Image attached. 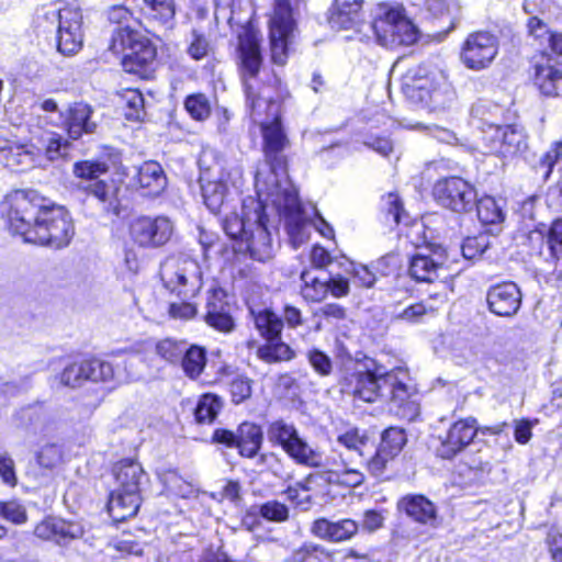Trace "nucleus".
Masks as SVG:
<instances>
[{"instance_id": "obj_1", "label": "nucleus", "mask_w": 562, "mask_h": 562, "mask_svg": "<svg viewBox=\"0 0 562 562\" xmlns=\"http://www.w3.org/2000/svg\"><path fill=\"white\" fill-rule=\"evenodd\" d=\"M270 110L271 120L259 124L262 131L266 157L271 164L270 175L267 179H261L262 171H257V193H265L267 196H271L272 204L279 211L292 215L300 209L297 193L286 179H279L278 172L279 170L282 175H285L282 160L277 157V154L282 151L288 145V139L280 122V104H271Z\"/></svg>"}, {"instance_id": "obj_2", "label": "nucleus", "mask_w": 562, "mask_h": 562, "mask_svg": "<svg viewBox=\"0 0 562 562\" xmlns=\"http://www.w3.org/2000/svg\"><path fill=\"white\" fill-rule=\"evenodd\" d=\"M393 71L401 72V90L416 106L428 112H441L454 100V90L443 70L430 63L414 64L397 60Z\"/></svg>"}, {"instance_id": "obj_3", "label": "nucleus", "mask_w": 562, "mask_h": 562, "mask_svg": "<svg viewBox=\"0 0 562 562\" xmlns=\"http://www.w3.org/2000/svg\"><path fill=\"white\" fill-rule=\"evenodd\" d=\"M240 71L249 114L254 122L261 124L271 120V104H279L272 99L270 88L261 86L256 76L261 66L259 40L251 31L239 35Z\"/></svg>"}, {"instance_id": "obj_4", "label": "nucleus", "mask_w": 562, "mask_h": 562, "mask_svg": "<svg viewBox=\"0 0 562 562\" xmlns=\"http://www.w3.org/2000/svg\"><path fill=\"white\" fill-rule=\"evenodd\" d=\"M337 442L346 448V452L326 458V465L331 475L330 481L340 485L357 487L364 482V474L359 465L362 464V447L366 437L352 428L337 437Z\"/></svg>"}, {"instance_id": "obj_5", "label": "nucleus", "mask_w": 562, "mask_h": 562, "mask_svg": "<svg viewBox=\"0 0 562 562\" xmlns=\"http://www.w3.org/2000/svg\"><path fill=\"white\" fill-rule=\"evenodd\" d=\"M72 236L74 225L68 212L53 205L40 209L24 241L60 249L70 243Z\"/></svg>"}, {"instance_id": "obj_6", "label": "nucleus", "mask_w": 562, "mask_h": 562, "mask_svg": "<svg viewBox=\"0 0 562 562\" xmlns=\"http://www.w3.org/2000/svg\"><path fill=\"white\" fill-rule=\"evenodd\" d=\"M110 49L122 55L125 71L142 75L156 58V48L139 32L130 27H117L111 38Z\"/></svg>"}, {"instance_id": "obj_7", "label": "nucleus", "mask_w": 562, "mask_h": 562, "mask_svg": "<svg viewBox=\"0 0 562 562\" xmlns=\"http://www.w3.org/2000/svg\"><path fill=\"white\" fill-rule=\"evenodd\" d=\"M166 289L184 297L194 296L202 288V271L196 260L184 256L168 257L160 267Z\"/></svg>"}, {"instance_id": "obj_8", "label": "nucleus", "mask_w": 562, "mask_h": 562, "mask_svg": "<svg viewBox=\"0 0 562 562\" xmlns=\"http://www.w3.org/2000/svg\"><path fill=\"white\" fill-rule=\"evenodd\" d=\"M296 3L291 0H272V11L269 19V38L272 61L284 65L288 58V47L296 31Z\"/></svg>"}, {"instance_id": "obj_9", "label": "nucleus", "mask_w": 562, "mask_h": 562, "mask_svg": "<svg viewBox=\"0 0 562 562\" xmlns=\"http://www.w3.org/2000/svg\"><path fill=\"white\" fill-rule=\"evenodd\" d=\"M43 199L35 191L16 190L9 193L1 204L9 228L25 240L40 213Z\"/></svg>"}, {"instance_id": "obj_10", "label": "nucleus", "mask_w": 562, "mask_h": 562, "mask_svg": "<svg viewBox=\"0 0 562 562\" xmlns=\"http://www.w3.org/2000/svg\"><path fill=\"white\" fill-rule=\"evenodd\" d=\"M389 372L375 363H358L340 381L341 391L364 402H375L383 396Z\"/></svg>"}, {"instance_id": "obj_11", "label": "nucleus", "mask_w": 562, "mask_h": 562, "mask_svg": "<svg viewBox=\"0 0 562 562\" xmlns=\"http://www.w3.org/2000/svg\"><path fill=\"white\" fill-rule=\"evenodd\" d=\"M432 194L440 205L458 213L470 211L476 201L474 187L460 177L438 180L434 186Z\"/></svg>"}, {"instance_id": "obj_12", "label": "nucleus", "mask_w": 562, "mask_h": 562, "mask_svg": "<svg viewBox=\"0 0 562 562\" xmlns=\"http://www.w3.org/2000/svg\"><path fill=\"white\" fill-rule=\"evenodd\" d=\"M206 155H204L199 164L201 168V190L204 203L213 213H218L226 206L228 196V173L222 168L220 162L213 166H206Z\"/></svg>"}, {"instance_id": "obj_13", "label": "nucleus", "mask_w": 562, "mask_h": 562, "mask_svg": "<svg viewBox=\"0 0 562 562\" xmlns=\"http://www.w3.org/2000/svg\"><path fill=\"white\" fill-rule=\"evenodd\" d=\"M498 54V40L488 32L471 33L461 52V59L467 68L482 70L493 63Z\"/></svg>"}, {"instance_id": "obj_14", "label": "nucleus", "mask_w": 562, "mask_h": 562, "mask_svg": "<svg viewBox=\"0 0 562 562\" xmlns=\"http://www.w3.org/2000/svg\"><path fill=\"white\" fill-rule=\"evenodd\" d=\"M130 234L135 244L145 248L164 246L173 234V224L166 216L138 217L132 222Z\"/></svg>"}, {"instance_id": "obj_15", "label": "nucleus", "mask_w": 562, "mask_h": 562, "mask_svg": "<svg viewBox=\"0 0 562 562\" xmlns=\"http://www.w3.org/2000/svg\"><path fill=\"white\" fill-rule=\"evenodd\" d=\"M483 146L486 154L512 157L525 146V136L510 125L490 124L483 131Z\"/></svg>"}, {"instance_id": "obj_16", "label": "nucleus", "mask_w": 562, "mask_h": 562, "mask_svg": "<svg viewBox=\"0 0 562 562\" xmlns=\"http://www.w3.org/2000/svg\"><path fill=\"white\" fill-rule=\"evenodd\" d=\"M58 19L57 48L63 55H74L82 46V14L79 9L65 7L53 13Z\"/></svg>"}, {"instance_id": "obj_17", "label": "nucleus", "mask_w": 562, "mask_h": 562, "mask_svg": "<svg viewBox=\"0 0 562 562\" xmlns=\"http://www.w3.org/2000/svg\"><path fill=\"white\" fill-rule=\"evenodd\" d=\"M262 195H265L267 200L270 199L272 201V198L267 196L265 193H258V199L248 196L243 201L241 216L233 213L225 217L223 227L227 236L232 239L241 241L246 235V231L252 227V223L258 222L259 218H261V209H265L261 201Z\"/></svg>"}, {"instance_id": "obj_18", "label": "nucleus", "mask_w": 562, "mask_h": 562, "mask_svg": "<svg viewBox=\"0 0 562 562\" xmlns=\"http://www.w3.org/2000/svg\"><path fill=\"white\" fill-rule=\"evenodd\" d=\"M446 259V251L440 247L423 248L412 257L409 274L416 281L434 282L445 269Z\"/></svg>"}, {"instance_id": "obj_19", "label": "nucleus", "mask_w": 562, "mask_h": 562, "mask_svg": "<svg viewBox=\"0 0 562 562\" xmlns=\"http://www.w3.org/2000/svg\"><path fill=\"white\" fill-rule=\"evenodd\" d=\"M486 301L492 313L503 317H512L520 307L521 292L516 283L503 282L488 289Z\"/></svg>"}, {"instance_id": "obj_20", "label": "nucleus", "mask_w": 562, "mask_h": 562, "mask_svg": "<svg viewBox=\"0 0 562 562\" xmlns=\"http://www.w3.org/2000/svg\"><path fill=\"white\" fill-rule=\"evenodd\" d=\"M476 420L474 418L460 419L448 430L441 440L437 452L442 459H451L469 446L476 436Z\"/></svg>"}, {"instance_id": "obj_21", "label": "nucleus", "mask_w": 562, "mask_h": 562, "mask_svg": "<svg viewBox=\"0 0 562 562\" xmlns=\"http://www.w3.org/2000/svg\"><path fill=\"white\" fill-rule=\"evenodd\" d=\"M241 245H245V249L258 261H267L272 258L273 246L267 228L265 209H261V218L252 223V227L246 231V235L240 241Z\"/></svg>"}, {"instance_id": "obj_22", "label": "nucleus", "mask_w": 562, "mask_h": 562, "mask_svg": "<svg viewBox=\"0 0 562 562\" xmlns=\"http://www.w3.org/2000/svg\"><path fill=\"white\" fill-rule=\"evenodd\" d=\"M533 82L542 94L560 95L562 93V64L553 57L542 56L535 64Z\"/></svg>"}, {"instance_id": "obj_23", "label": "nucleus", "mask_w": 562, "mask_h": 562, "mask_svg": "<svg viewBox=\"0 0 562 562\" xmlns=\"http://www.w3.org/2000/svg\"><path fill=\"white\" fill-rule=\"evenodd\" d=\"M34 533L41 539L67 544L70 540L80 538L83 535V528L78 522L52 517L40 522L35 527Z\"/></svg>"}, {"instance_id": "obj_24", "label": "nucleus", "mask_w": 562, "mask_h": 562, "mask_svg": "<svg viewBox=\"0 0 562 562\" xmlns=\"http://www.w3.org/2000/svg\"><path fill=\"white\" fill-rule=\"evenodd\" d=\"M116 487L121 491L140 493V486L147 481L143 467L137 461L125 459L113 468Z\"/></svg>"}, {"instance_id": "obj_25", "label": "nucleus", "mask_w": 562, "mask_h": 562, "mask_svg": "<svg viewBox=\"0 0 562 562\" xmlns=\"http://www.w3.org/2000/svg\"><path fill=\"white\" fill-rule=\"evenodd\" d=\"M91 113V108L82 102H76L68 108L64 124L71 139H78L83 133L90 134L95 131V123L90 121Z\"/></svg>"}, {"instance_id": "obj_26", "label": "nucleus", "mask_w": 562, "mask_h": 562, "mask_svg": "<svg viewBox=\"0 0 562 562\" xmlns=\"http://www.w3.org/2000/svg\"><path fill=\"white\" fill-rule=\"evenodd\" d=\"M140 506V493L115 488L109 499L108 510L114 521H123L134 517Z\"/></svg>"}, {"instance_id": "obj_27", "label": "nucleus", "mask_w": 562, "mask_h": 562, "mask_svg": "<svg viewBox=\"0 0 562 562\" xmlns=\"http://www.w3.org/2000/svg\"><path fill=\"white\" fill-rule=\"evenodd\" d=\"M400 510L424 525L434 526L437 520L436 506L424 495H406L398 502Z\"/></svg>"}, {"instance_id": "obj_28", "label": "nucleus", "mask_w": 562, "mask_h": 562, "mask_svg": "<svg viewBox=\"0 0 562 562\" xmlns=\"http://www.w3.org/2000/svg\"><path fill=\"white\" fill-rule=\"evenodd\" d=\"M363 0H335L328 16L333 29H350L359 18Z\"/></svg>"}, {"instance_id": "obj_29", "label": "nucleus", "mask_w": 562, "mask_h": 562, "mask_svg": "<svg viewBox=\"0 0 562 562\" xmlns=\"http://www.w3.org/2000/svg\"><path fill=\"white\" fill-rule=\"evenodd\" d=\"M137 183L144 189L148 195L160 194L166 186L167 178L165 176L162 167L156 161H146L139 168L137 172Z\"/></svg>"}, {"instance_id": "obj_30", "label": "nucleus", "mask_w": 562, "mask_h": 562, "mask_svg": "<svg viewBox=\"0 0 562 562\" xmlns=\"http://www.w3.org/2000/svg\"><path fill=\"white\" fill-rule=\"evenodd\" d=\"M284 451L297 464L308 468H327L326 460H323L322 452L317 448L312 447L300 436L294 438Z\"/></svg>"}, {"instance_id": "obj_31", "label": "nucleus", "mask_w": 562, "mask_h": 562, "mask_svg": "<svg viewBox=\"0 0 562 562\" xmlns=\"http://www.w3.org/2000/svg\"><path fill=\"white\" fill-rule=\"evenodd\" d=\"M263 435L260 426L243 423L237 429V449L245 458H254L261 448Z\"/></svg>"}, {"instance_id": "obj_32", "label": "nucleus", "mask_w": 562, "mask_h": 562, "mask_svg": "<svg viewBox=\"0 0 562 562\" xmlns=\"http://www.w3.org/2000/svg\"><path fill=\"white\" fill-rule=\"evenodd\" d=\"M386 47L396 48L398 46H408L417 41V30L415 25L403 14L398 8V19H395L393 34L385 36Z\"/></svg>"}, {"instance_id": "obj_33", "label": "nucleus", "mask_w": 562, "mask_h": 562, "mask_svg": "<svg viewBox=\"0 0 562 562\" xmlns=\"http://www.w3.org/2000/svg\"><path fill=\"white\" fill-rule=\"evenodd\" d=\"M289 562H336L335 553L321 544L306 542L295 549Z\"/></svg>"}, {"instance_id": "obj_34", "label": "nucleus", "mask_w": 562, "mask_h": 562, "mask_svg": "<svg viewBox=\"0 0 562 562\" xmlns=\"http://www.w3.org/2000/svg\"><path fill=\"white\" fill-rule=\"evenodd\" d=\"M257 357L267 363H277L289 361L294 357L293 350L280 337L267 339L266 342L258 347Z\"/></svg>"}, {"instance_id": "obj_35", "label": "nucleus", "mask_w": 562, "mask_h": 562, "mask_svg": "<svg viewBox=\"0 0 562 562\" xmlns=\"http://www.w3.org/2000/svg\"><path fill=\"white\" fill-rule=\"evenodd\" d=\"M181 366L187 376L196 379L200 376L206 364V351L203 347L192 345L184 347L181 357Z\"/></svg>"}, {"instance_id": "obj_36", "label": "nucleus", "mask_w": 562, "mask_h": 562, "mask_svg": "<svg viewBox=\"0 0 562 562\" xmlns=\"http://www.w3.org/2000/svg\"><path fill=\"white\" fill-rule=\"evenodd\" d=\"M251 314L257 330L266 340L280 337L283 323L277 314L270 310H261L257 313L252 311Z\"/></svg>"}, {"instance_id": "obj_37", "label": "nucleus", "mask_w": 562, "mask_h": 562, "mask_svg": "<svg viewBox=\"0 0 562 562\" xmlns=\"http://www.w3.org/2000/svg\"><path fill=\"white\" fill-rule=\"evenodd\" d=\"M149 16L158 24L169 29L173 25L176 15L175 0H144Z\"/></svg>"}, {"instance_id": "obj_38", "label": "nucleus", "mask_w": 562, "mask_h": 562, "mask_svg": "<svg viewBox=\"0 0 562 562\" xmlns=\"http://www.w3.org/2000/svg\"><path fill=\"white\" fill-rule=\"evenodd\" d=\"M303 285L301 286V294L307 302H322L327 297L329 286L326 280H321L318 277L312 276L308 271L301 273Z\"/></svg>"}, {"instance_id": "obj_39", "label": "nucleus", "mask_w": 562, "mask_h": 562, "mask_svg": "<svg viewBox=\"0 0 562 562\" xmlns=\"http://www.w3.org/2000/svg\"><path fill=\"white\" fill-rule=\"evenodd\" d=\"M54 381L65 387H80L87 381L85 361L68 364L54 378Z\"/></svg>"}, {"instance_id": "obj_40", "label": "nucleus", "mask_w": 562, "mask_h": 562, "mask_svg": "<svg viewBox=\"0 0 562 562\" xmlns=\"http://www.w3.org/2000/svg\"><path fill=\"white\" fill-rule=\"evenodd\" d=\"M299 436L295 426L282 419L271 423L268 428L269 440L280 445L283 450Z\"/></svg>"}, {"instance_id": "obj_41", "label": "nucleus", "mask_w": 562, "mask_h": 562, "mask_svg": "<svg viewBox=\"0 0 562 562\" xmlns=\"http://www.w3.org/2000/svg\"><path fill=\"white\" fill-rule=\"evenodd\" d=\"M476 211L480 222L484 225L498 224L504 220L502 206L492 196L481 198L477 201Z\"/></svg>"}, {"instance_id": "obj_42", "label": "nucleus", "mask_w": 562, "mask_h": 562, "mask_svg": "<svg viewBox=\"0 0 562 562\" xmlns=\"http://www.w3.org/2000/svg\"><path fill=\"white\" fill-rule=\"evenodd\" d=\"M436 307L432 305H426L423 301L414 304H409L403 308H396L392 313L394 319L404 321L407 323L420 322L426 315H434Z\"/></svg>"}, {"instance_id": "obj_43", "label": "nucleus", "mask_w": 562, "mask_h": 562, "mask_svg": "<svg viewBox=\"0 0 562 562\" xmlns=\"http://www.w3.org/2000/svg\"><path fill=\"white\" fill-rule=\"evenodd\" d=\"M222 407L220 397L212 394L203 395L195 408V419L201 424L212 423Z\"/></svg>"}, {"instance_id": "obj_44", "label": "nucleus", "mask_w": 562, "mask_h": 562, "mask_svg": "<svg viewBox=\"0 0 562 562\" xmlns=\"http://www.w3.org/2000/svg\"><path fill=\"white\" fill-rule=\"evenodd\" d=\"M37 464L48 471L57 469L64 462V452L60 446L47 443L36 452Z\"/></svg>"}, {"instance_id": "obj_45", "label": "nucleus", "mask_w": 562, "mask_h": 562, "mask_svg": "<svg viewBox=\"0 0 562 562\" xmlns=\"http://www.w3.org/2000/svg\"><path fill=\"white\" fill-rule=\"evenodd\" d=\"M85 361L87 381L109 382L114 378V369L110 362L100 359H89Z\"/></svg>"}, {"instance_id": "obj_46", "label": "nucleus", "mask_w": 562, "mask_h": 562, "mask_svg": "<svg viewBox=\"0 0 562 562\" xmlns=\"http://www.w3.org/2000/svg\"><path fill=\"white\" fill-rule=\"evenodd\" d=\"M385 389H390V401L397 407H402L409 403L411 390L406 383H404L397 374L392 371L387 373Z\"/></svg>"}, {"instance_id": "obj_47", "label": "nucleus", "mask_w": 562, "mask_h": 562, "mask_svg": "<svg viewBox=\"0 0 562 562\" xmlns=\"http://www.w3.org/2000/svg\"><path fill=\"white\" fill-rule=\"evenodd\" d=\"M406 443L405 432L396 427H390L382 434L379 449L395 458Z\"/></svg>"}, {"instance_id": "obj_48", "label": "nucleus", "mask_w": 562, "mask_h": 562, "mask_svg": "<svg viewBox=\"0 0 562 562\" xmlns=\"http://www.w3.org/2000/svg\"><path fill=\"white\" fill-rule=\"evenodd\" d=\"M207 312L204 316L209 326L224 333H228L234 328V321L228 313L217 307L215 303L209 301L206 305Z\"/></svg>"}, {"instance_id": "obj_49", "label": "nucleus", "mask_w": 562, "mask_h": 562, "mask_svg": "<svg viewBox=\"0 0 562 562\" xmlns=\"http://www.w3.org/2000/svg\"><path fill=\"white\" fill-rule=\"evenodd\" d=\"M395 19H398V8L386 10L382 15L376 18L372 24V29L379 43L385 47V36L387 34H393Z\"/></svg>"}, {"instance_id": "obj_50", "label": "nucleus", "mask_w": 562, "mask_h": 562, "mask_svg": "<svg viewBox=\"0 0 562 562\" xmlns=\"http://www.w3.org/2000/svg\"><path fill=\"white\" fill-rule=\"evenodd\" d=\"M184 108L192 119L204 121L211 114V105L204 94L198 93L186 99Z\"/></svg>"}, {"instance_id": "obj_51", "label": "nucleus", "mask_w": 562, "mask_h": 562, "mask_svg": "<svg viewBox=\"0 0 562 562\" xmlns=\"http://www.w3.org/2000/svg\"><path fill=\"white\" fill-rule=\"evenodd\" d=\"M108 165L101 161L83 160L74 165V175L85 180H94L108 172Z\"/></svg>"}, {"instance_id": "obj_52", "label": "nucleus", "mask_w": 562, "mask_h": 562, "mask_svg": "<svg viewBox=\"0 0 562 562\" xmlns=\"http://www.w3.org/2000/svg\"><path fill=\"white\" fill-rule=\"evenodd\" d=\"M258 506L260 516L269 521L283 522L289 519V508L281 502L268 501Z\"/></svg>"}, {"instance_id": "obj_53", "label": "nucleus", "mask_w": 562, "mask_h": 562, "mask_svg": "<svg viewBox=\"0 0 562 562\" xmlns=\"http://www.w3.org/2000/svg\"><path fill=\"white\" fill-rule=\"evenodd\" d=\"M308 363L321 376H328L333 372V361L329 356L318 349L306 352Z\"/></svg>"}, {"instance_id": "obj_54", "label": "nucleus", "mask_w": 562, "mask_h": 562, "mask_svg": "<svg viewBox=\"0 0 562 562\" xmlns=\"http://www.w3.org/2000/svg\"><path fill=\"white\" fill-rule=\"evenodd\" d=\"M186 345L171 339H164L156 345V352L169 362H177L184 352Z\"/></svg>"}, {"instance_id": "obj_55", "label": "nucleus", "mask_w": 562, "mask_h": 562, "mask_svg": "<svg viewBox=\"0 0 562 562\" xmlns=\"http://www.w3.org/2000/svg\"><path fill=\"white\" fill-rule=\"evenodd\" d=\"M0 516L13 524H23L27 515L25 508L15 501L0 502Z\"/></svg>"}, {"instance_id": "obj_56", "label": "nucleus", "mask_w": 562, "mask_h": 562, "mask_svg": "<svg viewBox=\"0 0 562 562\" xmlns=\"http://www.w3.org/2000/svg\"><path fill=\"white\" fill-rule=\"evenodd\" d=\"M546 240L551 255L559 258L562 255V218L552 222L547 231Z\"/></svg>"}, {"instance_id": "obj_57", "label": "nucleus", "mask_w": 562, "mask_h": 562, "mask_svg": "<svg viewBox=\"0 0 562 562\" xmlns=\"http://www.w3.org/2000/svg\"><path fill=\"white\" fill-rule=\"evenodd\" d=\"M487 248L485 236L469 237L462 245V255L467 259H475L481 257Z\"/></svg>"}, {"instance_id": "obj_58", "label": "nucleus", "mask_w": 562, "mask_h": 562, "mask_svg": "<svg viewBox=\"0 0 562 562\" xmlns=\"http://www.w3.org/2000/svg\"><path fill=\"white\" fill-rule=\"evenodd\" d=\"M232 400L234 403L239 404L251 395V381L244 376L234 379L229 386Z\"/></svg>"}, {"instance_id": "obj_59", "label": "nucleus", "mask_w": 562, "mask_h": 562, "mask_svg": "<svg viewBox=\"0 0 562 562\" xmlns=\"http://www.w3.org/2000/svg\"><path fill=\"white\" fill-rule=\"evenodd\" d=\"M126 103L130 111L126 112V117L132 121H138L144 114V99L140 92L130 90L125 94Z\"/></svg>"}, {"instance_id": "obj_60", "label": "nucleus", "mask_w": 562, "mask_h": 562, "mask_svg": "<svg viewBox=\"0 0 562 562\" xmlns=\"http://www.w3.org/2000/svg\"><path fill=\"white\" fill-rule=\"evenodd\" d=\"M315 317L324 318L328 322H339L347 317L346 308L337 303H328L318 307L314 312Z\"/></svg>"}, {"instance_id": "obj_61", "label": "nucleus", "mask_w": 562, "mask_h": 562, "mask_svg": "<svg viewBox=\"0 0 562 562\" xmlns=\"http://www.w3.org/2000/svg\"><path fill=\"white\" fill-rule=\"evenodd\" d=\"M161 483L172 493L183 496L187 492L186 483L179 476L177 471L168 470L159 473Z\"/></svg>"}, {"instance_id": "obj_62", "label": "nucleus", "mask_w": 562, "mask_h": 562, "mask_svg": "<svg viewBox=\"0 0 562 562\" xmlns=\"http://www.w3.org/2000/svg\"><path fill=\"white\" fill-rule=\"evenodd\" d=\"M311 532L316 538L335 542V521L326 518H318L312 524Z\"/></svg>"}, {"instance_id": "obj_63", "label": "nucleus", "mask_w": 562, "mask_h": 562, "mask_svg": "<svg viewBox=\"0 0 562 562\" xmlns=\"http://www.w3.org/2000/svg\"><path fill=\"white\" fill-rule=\"evenodd\" d=\"M358 522L345 518L335 521V542H342L351 539L358 532Z\"/></svg>"}, {"instance_id": "obj_64", "label": "nucleus", "mask_w": 562, "mask_h": 562, "mask_svg": "<svg viewBox=\"0 0 562 562\" xmlns=\"http://www.w3.org/2000/svg\"><path fill=\"white\" fill-rule=\"evenodd\" d=\"M452 292V288L448 282H440L438 284V290L434 293H430L427 299L423 302L426 305H432L436 307V312L446 306L449 301V294Z\"/></svg>"}]
</instances>
